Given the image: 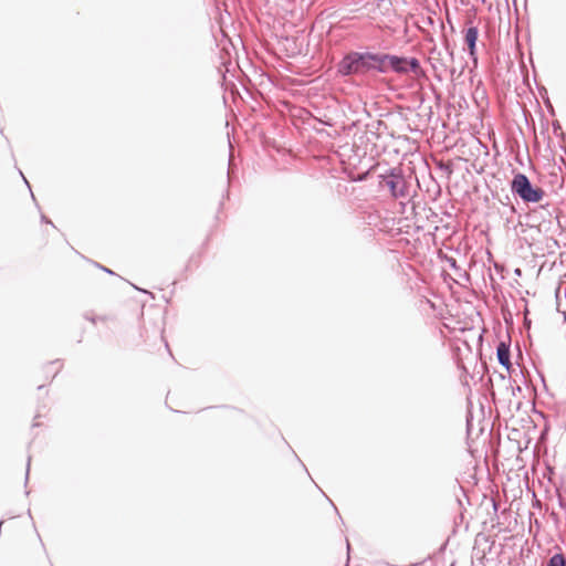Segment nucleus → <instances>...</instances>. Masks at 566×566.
I'll return each mask as SVG.
<instances>
[{
	"label": "nucleus",
	"instance_id": "f257e3e1",
	"mask_svg": "<svg viewBox=\"0 0 566 566\" xmlns=\"http://www.w3.org/2000/svg\"><path fill=\"white\" fill-rule=\"evenodd\" d=\"M373 71V53L355 52L347 53L337 64V73L343 76L363 74Z\"/></svg>",
	"mask_w": 566,
	"mask_h": 566
},
{
	"label": "nucleus",
	"instance_id": "f03ea898",
	"mask_svg": "<svg viewBox=\"0 0 566 566\" xmlns=\"http://www.w3.org/2000/svg\"><path fill=\"white\" fill-rule=\"evenodd\" d=\"M379 187L388 189L394 198H407L409 196L408 182L399 168H390L379 175Z\"/></svg>",
	"mask_w": 566,
	"mask_h": 566
},
{
	"label": "nucleus",
	"instance_id": "7ed1b4c3",
	"mask_svg": "<svg viewBox=\"0 0 566 566\" xmlns=\"http://www.w3.org/2000/svg\"><path fill=\"white\" fill-rule=\"evenodd\" d=\"M511 190L524 202H539L544 196L542 188L533 187L528 177L524 174H516L511 182Z\"/></svg>",
	"mask_w": 566,
	"mask_h": 566
},
{
	"label": "nucleus",
	"instance_id": "20e7f679",
	"mask_svg": "<svg viewBox=\"0 0 566 566\" xmlns=\"http://www.w3.org/2000/svg\"><path fill=\"white\" fill-rule=\"evenodd\" d=\"M479 38V30L476 27H470L465 31V44L468 46V52L470 57L473 59L474 62H476V41Z\"/></svg>",
	"mask_w": 566,
	"mask_h": 566
},
{
	"label": "nucleus",
	"instance_id": "39448f33",
	"mask_svg": "<svg viewBox=\"0 0 566 566\" xmlns=\"http://www.w3.org/2000/svg\"><path fill=\"white\" fill-rule=\"evenodd\" d=\"M388 60H389V54L373 53V71H378L379 73L389 72L390 66H389Z\"/></svg>",
	"mask_w": 566,
	"mask_h": 566
},
{
	"label": "nucleus",
	"instance_id": "423d86ee",
	"mask_svg": "<svg viewBox=\"0 0 566 566\" xmlns=\"http://www.w3.org/2000/svg\"><path fill=\"white\" fill-rule=\"evenodd\" d=\"M496 356L499 363L509 370L511 368L510 345L505 342H500L496 347Z\"/></svg>",
	"mask_w": 566,
	"mask_h": 566
},
{
	"label": "nucleus",
	"instance_id": "0eeeda50",
	"mask_svg": "<svg viewBox=\"0 0 566 566\" xmlns=\"http://www.w3.org/2000/svg\"><path fill=\"white\" fill-rule=\"evenodd\" d=\"M388 63L391 71L400 74L408 73L407 57L389 54Z\"/></svg>",
	"mask_w": 566,
	"mask_h": 566
},
{
	"label": "nucleus",
	"instance_id": "6e6552de",
	"mask_svg": "<svg viewBox=\"0 0 566 566\" xmlns=\"http://www.w3.org/2000/svg\"><path fill=\"white\" fill-rule=\"evenodd\" d=\"M408 72L419 74L421 72L420 62L417 57H407Z\"/></svg>",
	"mask_w": 566,
	"mask_h": 566
},
{
	"label": "nucleus",
	"instance_id": "1a4fd4ad",
	"mask_svg": "<svg viewBox=\"0 0 566 566\" xmlns=\"http://www.w3.org/2000/svg\"><path fill=\"white\" fill-rule=\"evenodd\" d=\"M547 566H566V557L563 554H554L549 558Z\"/></svg>",
	"mask_w": 566,
	"mask_h": 566
},
{
	"label": "nucleus",
	"instance_id": "9d476101",
	"mask_svg": "<svg viewBox=\"0 0 566 566\" xmlns=\"http://www.w3.org/2000/svg\"><path fill=\"white\" fill-rule=\"evenodd\" d=\"M446 261L448 262V264L450 265L451 269H454V270H458L459 266L457 264V260L452 256H446Z\"/></svg>",
	"mask_w": 566,
	"mask_h": 566
},
{
	"label": "nucleus",
	"instance_id": "9b49d317",
	"mask_svg": "<svg viewBox=\"0 0 566 566\" xmlns=\"http://www.w3.org/2000/svg\"><path fill=\"white\" fill-rule=\"evenodd\" d=\"M30 462H31V458L29 457V459H28V464H27V474H25V480H27V481H28V479H29Z\"/></svg>",
	"mask_w": 566,
	"mask_h": 566
},
{
	"label": "nucleus",
	"instance_id": "f8f14e48",
	"mask_svg": "<svg viewBox=\"0 0 566 566\" xmlns=\"http://www.w3.org/2000/svg\"><path fill=\"white\" fill-rule=\"evenodd\" d=\"M553 128H554V132H555V133L557 132V129H560V125H559V123H558V122H554V123H553Z\"/></svg>",
	"mask_w": 566,
	"mask_h": 566
},
{
	"label": "nucleus",
	"instance_id": "ddd939ff",
	"mask_svg": "<svg viewBox=\"0 0 566 566\" xmlns=\"http://www.w3.org/2000/svg\"><path fill=\"white\" fill-rule=\"evenodd\" d=\"M55 364H60V361H59V360H55V361H51V363H50V365H51V366H53V365H55ZM60 368H61V365H59V368L56 369V371H55L54 376L57 374V371L60 370Z\"/></svg>",
	"mask_w": 566,
	"mask_h": 566
},
{
	"label": "nucleus",
	"instance_id": "4468645a",
	"mask_svg": "<svg viewBox=\"0 0 566 566\" xmlns=\"http://www.w3.org/2000/svg\"><path fill=\"white\" fill-rule=\"evenodd\" d=\"M41 219H42V221H44V222L50 223V224H52V226H53V223H52L49 219H46V217H45V216H42V218H41Z\"/></svg>",
	"mask_w": 566,
	"mask_h": 566
},
{
	"label": "nucleus",
	"instance_id": "2eb2a0df",
	"mask_svg": "<svg viewBox=\"0 0 566 566\" xmlns=\"http://www.w3.org/2000/svg\"><path fill=\"white\" fill-rule=\"evenodd\" d=\"M102 269H103L105 272H107V273H109V274H113V271H111L109 269H106V268H104V266H102Z\"/></svg>",
	"mask_w": 566,
	"mask_h": 566
},
{
	"label": "nucleus",
	"instance_id": "dca6fc26",
	"mask_svg": "<svg viewBox=\"0 0 566 566\" xmlns=\"http://www.w3.org/2000/svg\"><path fill=\"white\" fill-rule=\"evenodd\" d=\"M515 273H516V274H521V270H520V269H516V270H515Z\"/></svg>",
	"mask_w": 566,
	"mask_h": 566
},
{
	"label": "nucleus",
	"instance_id": "f3484780",
	"mask_svg": "<svg viewBox=\"0 0 566 566\" xmlns=\"http://www.w3.org/2000/svg\"><path fill=\"white\" fill-rule=\"evenodd\" d=\"M565 319H566V312L564 313Z\"/></svg>",
	"mask_w": 566,
	"mask_h": 566
}]
</instances>
